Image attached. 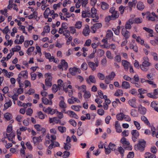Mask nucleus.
I'll use <instances>...</instances> for the list:
<instances>
[{
    "label": "nucleus",
    "instance_id": "1",
    "mask_svg": "<svg viewBox=\"0 0 158 158\" xmlns=\"http://www.w3.org/2000/svg\"><path fill=\"white\" fill-rule=\"evenodd\" d=\"M143 60L144 61L140 65V67L142 71H146L149 69V67L151 65V63L149 62V59L147 56L144 57Z\"/></svg>",
    "mask_w": 158,
    "mask_h": 158
},
{
    "label": "nucleus",
    "instance_id": "2",
    "mask_svg": "<svg viewBox=\"0 0 158 158\" xmlns=\"http://www.w3.org/2000/svg\"><path fill=\"white\" fill-rule=\"evenodd\" d=\"M146 141L143 139H141L138 141V143L135 145L134 148L136 151L143 152L145 147Z\"/></svg>",
    "mask_w": 158,
    "mask_h": 158
},
{
    "label": "nucleus",
    "instance_id": "3",
    "mask_svg": "<svg viewBox=\"0 0 158 158\" xmlns=\"http://www.w3.org/2000/svg\"><path fill=\"white\" fill-rule=\"evenodd\" d=\"M45 76L47 77L45 80V85L47 86L51 87L52 85V77L49 73L45 74Z\"/></svg>",
    "mask_w": 158,
    "mask_h": 158
},
{
    "label": "nucleus",
    "instance_id": "4",
    "mask_svg": "<svg viewBox=\"0 0 158 158\" xmlns=\"http://www.w3.org/2000/svg\"><path fill=\"white\" fill-rule=\"evenodd\" d=\"M94 61L95 63L92 62H89L88 63L89 67L93 71L95 70L96 67H97L99 65V60L97 59Z\"/></svg>",
    "mask_w": 158,
    "mask_h": 158
},
{
    "label": "nucleus",
    "instance_id": "5",
    "mask_svg": "<svg viewBox=\"0 0 158 158\" xmlns=\"http://www.w3.org/2000/svg\"><path fill=\"white\" fill-rule=\"evenodd\" d=\"M131 133L132 135V139L133 141L135 142L138 138L139 135V132L137 130H132L131 131Z\"/></svg>",
    "mask_w": 158,
    "mask_h": 158
},
{
    "label": "nucleus",
    "instance_id": "6",
    "mask_svg": "<svg viewBox=\"0 0 158 158\" xmlns=\"http://www.w3.org/2000/svg\"><path fill=\"white\" fill-rule=\"evenodd\" d=\"M69 70L71 74L73 76L76 75L78 73H80L81 72V70L80 69L75 67L70 68Z\"/></svg>",
    "mask_w": 158,
    "mask_h": 158
},
{
    "label": "nucleus",
    "instance_id": "7",
    "mask_svg": "<svg viewBox=\"0 0 158 158\" xmlns=\"http://www.w3.org/2000/svg\"><path fill=\"white\" fill-rule=\"evenodd\" d=\"M62 99L64 100V97L63 96L60 97ZM59 105L60 108L62 109V112L65 113V108L67 107V105L64 100H61L59 102Z\"/></svg>",
    "mask_w": 158,
    "mask_h": 158
},
{
    "label": "nucleus",
    "instance_id": "8",
    "mask_svg": "<svg viewBox=\"0 0 158 158\" xmlns=\"http://www.w3.org/2000/svg\"><path fill=\"white\" fill-rule=\"evenodd\" d=\"M5 138H7L8 139L12 142L13 143H15L13 141V139L15 137V133L13 132H11L10 134H6L5 135L4 134Z\"/></svg>",
    "mask_w": 158,
    "mask_h": 158
},
{
    "label": "nucleus",
    "instance_id": "9",
    "mask_svg": "<svg viewBox=\"0 0 158 158\" xmlns=\"http://www.w3.org/2000/svg\"><path fill=\"white\" fill-rule=\"evenodd\" d=\"M128 102L129 105L134 108H137V104L136 99L135 98H133L128 100Z\"/></svg>",
    "mask_w": 158,
    "mask_h": 158
},
{
    "label": "nucleus",
    "instance_id": "10",
    "mask_svg": "<svg viewBox=\"0 0 158 158\" xmlns=\"http://www.w3.org/2000/svg\"><path fill=\"white\" fill-rule=\"evenodd\" d=\"M134 23V21L133 19H129L128 21H127L125 26V27L126 29H130L131 28V25Z\"/></svg>",
    "mask_w": 158,
    "mask_h": 158
},
{
    "label": "nucleus",
    "instance_id": "11",
    "mask_svg": "<svg viewBox=\"0 0 158 158\" xmlns=\"http://www.w3.org/2000/svg\"><path fill=\"white\" fill-rule=\"evenodd\" d=\"M122 34L124 37L125 38L126 40L128 38L130 35V33L129 32L124 28L123 27L122 31Z\"/></svg>",
    "mask_w": 158,
    "mask_h": 158
},
{
    "label": "nucleus",
    "instance_id": "12",
    "mask_svg": "<svg viewBox=\"0 0 158 158\" xmlns=\"http://www.w3.org/2000/svg\"><path fill=\"white\" fill-rule=\"evenodd\" d=\"M119 16V13L116 10L114 13L112 14L111 15L108 16L109 20H114L118 18Z\"/></svg>",
    "mask_w": 158,
    "mask_h": 158
},
{
    "label": "nucleus",
    "instance_id": "13",
    "mask_svg": "<svg viewBox=\"0 0 158 158\" xmlns=\"http://www.w3.org/2000/svg\"><path fill=\"white\" fill-rule=\"evenodd\" d=\"M49 123H50L55 122L56 123H60L61 125H64V124L61 123V121L59 120L56 117H54L52 118H50L49 120Z\"/></svg>",
    "mask_w": 158,
    "mask_h": 158
},
{
    "label": "nucleus",
    "instance_id": "14",
    "mask_svg": "<svg viewBox=\"0 0 158 158\" xmlns=\"http://www.w3.org/2000/svg\"><path fill=\"white\" fill-rule=\"evenodd\" d=\"M122 64L124 66V69L126 71H127L128 69L129 66L130 65V63L126 60H123L122 61Z\"/></svg>",
    "mask_w": 158,
    "mask_h": 158
},
{
    "label": "nucleus",
    "instance_id": "15",
    "mask_svg": "<svg viewBox=\"0 0 158 158\" xmlns=\"http://www.w3.org/2000/svg\"><path fill=\"white\" fill-rule=\"evenodd\" d=\"M87 83L88 84L90 83V82L94 83H95L96 80L95 78L93 75H90L89 76L88 78L86 79Z\"/></svg>",
    "mask_w": 158,
    "mask_h": 158
},
{
    "label": "nucleus",
    "instance_id": "16",
    "mask_svg": "<svg viewBox=\"0 0 158 158\" xmlns=\"http://www.w3.org/2000/svg\"><path fill=\"white\" fill-rule=\"evenodd\" d=\"M64 113L67 114L71 118H74L76 119L78 118L77 115L73 111H68L66 112H65Z\"/></svg>",
    "mask_w": 158,
    "mask_h": 158
},
{
    "label": "nucleus",
    "instance_id": "17",
    "mask_svg": "<svg viewBox=\"0 0 158 158\" xmlns=\"http://www.w3.org/2000/svg\"><path fill=\"white\" fill-rule=\"evenodd\" d=\"M113 33L111 30H107L106 32V39L109 40L111 39V38L112 40H113Z\"/></svg>",
    "mask_w": 158,
    "mask_h": 158
},
{
    "label": "nucleus",
    "instance_id": "18",
    "mask_svg": "<svg viewBox=\"0 0 158 158\" xmlns=\"http://www.w3.org/2000/svg\"><path fill=\"white\" fill-rule=\"evenodd\" d=\"M42 101L45 105H52V104L51 100H48L45 97H43L42 99Z\"/></svg>",
    "mask_w": 158,
    "mask_h": 158
},
{
    "label": "nucleus",
    "instance_id": "19",
    "mask_svg": "<svg viewBox=\"0 0 158 158\" xmlns=\"http://www.w3.org/2000/svg\"><path fill=\"white\" fill-rule=\"evenodd\" d=\"M89 33L90 31L89 26H87L85 27L82 31L83 34L85 36H87L89 35Z\"/></svg>",
    "mask_w": 158,
    "mask_h": 158
},
{
    "label": "nucleus",
    "instance_id": "20",
    "mask_svg": "<svg viewBox=\"0 0 158 158\" xmlns=\"http://www.w3.org/2000/svg\"><path fill=\"white\" fill-rule=\"evenodd\" d=\"M19 74L24 79H26L28 78V73L26 70L21 71Z\"/></svg>",
    "mask_w": 158,
    "mask_h": 158
},
{
    "label": "nucleus",
    "instance_id": "21",
    "mask_svg": "<svg viewBox=\"0 0 158 158\" xmlns=\"http://www.w3.org/2000/svg\"><path fill=\"white\" fill-rule=\"evenodd\" d=\"M138 110L139 113L142 114H144L146 112V109L145 108L142 106L141 105L139 106L138 107Z\"/></svg>",
    "mask_w": 158,
    "mask_h": 158
},
{
    "label": "nucleus",
    "instance_id": "22",
    "mask_svg": "<svg viewBox=\"0 0 158 158\" xmlns=\"http://www.w3.org/2000/svg\"><path fill=\"white\" fill-rule=\"evenodd\" d=\"M122 87L123 89H127L130 88L131 86L128 82L124 81L122 82Z\"/></svg>",
    "mask_w": 158,
    "mask_h": 158
},
{
    "label": "nucleus",
    "instance_id": "23",
    "mask_svg": "<svg viewBox=\"0 0 158 158\" xmlns=\"http://www.w3.org/2000/svg\"><path fill=\"white\" fill-rule=\"evenodd\" d=\"M91 12L92 14H91V17L94 18L97 16V11L96 9L94 7H92L91 9Z\"/></svg>",
    "mask_w": 158,
    "mask_h": 158
},
{
    "label": "nucleus",
    "instance_id": "24",
    "mask_svg": "<svg viewBox=\"0 0 158 158\" xmlns=\"http://www.w3.org/2000/svg\"><path fill=\"white\" fill-rule=\"evenodd\" d=\"M141 120L144 122L148 126H150V123L149 121H148L147 118L145 116L143 115L141 117Z\"/></svg>",
    "mask_w": 158,
    "mask_h": 158
},
{
    "label": "nucleus",
    "instance_id": "25",
    "mask_svg": "<svg viewBox=\"0 0 158 158\" xmlns=\"http://www.w3.org/2000/svg\"><path fill=\"white\" fill-rule=\"evenodd\" d=\"M144 6L143 3L141 2H139L137 5V7L139 10H142L144 8Z\"/></svg>",
    "mask_w": 158,
    "mask_h": 158
},
{
    "label": "nucleus",
    "instance_id": "26",
    "mask_svg": "<svg viewBox=\"0 0 158 158\" xmlns=\"http://www.w3.org/2000/svg\"><path fill=\"white\" fill-rule=\"evenodd\" d=\"M50 10L49 8H47L44 13V17L46 18H48V16L50 15Z\"/></svg>",
    "mask_w": 158,
    "mask_h": 158
},
{
    "label": "nucleus",
    "instance_id": "27",
    "mask_svg": "<svg viewBox=\"0 0 158 158\" xmlns=\"http://www.w3.org/2000/svg\"><path fill=\"white\" fill-rule=\"evenodd\" d=\"M61 64L63 65V68H64V70H66L68 68V64L67 62L65 61L64 60H62L61 61Z\"/></svg>",
    "mask_w": 158,
    "mask_h": 158
},
{
    "label": "nucleus",
    "instance_id": "28",
    "mask_svg": "<svg viewBox=\"0 0 158 158\" xmlns=\"http://www.w3.org/2000/svg\"><path fill=\"white\" fill-rule=\"evenodd\" d=\"M145 157L146 158H156V156L154 154H152L148 152L145 153Z\"/></svg>",
    "mask_w": 158,
    "mask_h": 158
},
{
    "label": "nucleus",
    "instance_id": "29",
    "mask_svg": "<svg viewBox=\"0 0 158 158\" xmlns=\"http://www.w3.org/2000/svg\"><path fill=\"white\" fill-rule=\"evenodd\" d=\"M12 103L11 101L9 100L8 101L6 102L4 104V108L6 109H7L12 105Z\"/></svg>",
    "mask_w": 158,
    "mask_h": 158
},
{
    "label": "nucleus",
    "instance_id": "30",
    "mask_svg": "<svg viewBox=\"0 0 158 158\" xmlns=\"http://www.w3.org/2000/svg\"><path fill=\"white\" fill-rule=\"evenodd\" d=\"M82 16L83 18H86V17L90 18L91 16V13L87 12L86 11H83L82 12Z\"/></svg>",
    "mask_w": 158,
    "mask_h": 158
},
{
    "label": "nucleus",
    "instance_id": "31",
    "mask_svg": "<svg viewBox=\"0 0 158 158\" xmlns=\"http://www.w3.org/2000/svg\"><path fill=\"white\" fill-rule=\"evenodd\" d=\"M101 7L103 10H105L109 8V5L105 2H102Z\"/></svg>",
    "mask_w": 158,
    "mask_h": 158
},
{
    "label": "nucleus",
    "instance_id": "32",
    "mask_svg": "<svg viewBox=\"0 0 158 158\" xmlns=\"http://www.w3.org/2000/svg\"><path fill=\"white\" fill-rule=\"evenodd\" d=\"M120 141L121 143L123 145H129L130 144L129 142L127 141L126 139L124 137L122 138Z\"/></svg>",
    "mask_w": 158,
    "mask_h": 158
},
{
    "label": "nucleus",
    "instance_id": "33",
    "mask_svg": "<svg viewBox=\"0 0 158 158\" xmlns=\"http://www.w3.org/2000/svg\"><path fill=\"white\" fill-rule=\"evenodd\" d=\"M123 94V91L122 89H118L114 94L115 96H122Z\"/></svg>",
    "mask_w": 158,
    "mask_h": 158
},
{
    "label": "nucleus",
    "instance_id": "34",
    "mask_svg": "<svg viewBox=\"0 0 158 158\" xmlns=\"http://www.w3.org/2000/svg\"><path fill=\"white\" fill-rule=\"evenodd\" d=\"M4 117L7 120H9L12 118V115L9 113H6L4 114Z\"/></svg>",
    "mask_w": 158,
    "mask_h": 158
},
{
    "label": "nucleus",
    "instance_id": "35",
    "mask_svg": "<svg viewBox=\"0 0 158 158\" xmlns=\"http://www.w3.org/2000/svg\"><path fill=\"white\" fill-rule=\"evenodd\" d=\"M134 23H142L143 19L141 18H136L133 19Z\"/></svg>",
    "mask_w": 158,
    "mask_h": 158
},
{
    "label": "nucleus",
    "instance_id": "36",
    "mask_svg": "<svg viewBox=\"0 0 158 158\" xmlns=\"http://www.w3.org/2000/svg\"><path fill=\"white\" fill-rule=\"evenodd\" d=\"M88 66L87 64L85 62H84L81 65V69L83 71H85L87 69Z\"/></svg>",
    "mask_w": 158,
    "mask_h": 158
},
{
    "label": "nucleus",
    "instance_id": "37",
    "mask_svg": "<svg viewBox=\"0 0 158 158\" xmlns=\"http://www.w3.org/2000/svg\"><path fill=\"white\" fill-rule=\"evenodd\" d=\"M106 56L109 59L112 60L113 58V56L111 55V52L110 51H107L106 52Z\"/></svg>",
    "mask_w": 158,
    "mask_h": 158
},
{
    "label": "nucleus",
    "instance_id": "38",
    "mask_svg": "<svg viewBox=\"0 0 158 158\" xmlns=\"http://www.w3.org/2000/svg\"><path fill=\"white\" fill-rule=\"evenodd\" d=\"M21 49V47L19 45H17L15 48H12L11 50L12 52L14 53L15 52H18Z\"/></svg>",
    "mask_w": 158,
    "mask_h": 158
},
{
    "label": "nucleus",
    "instance_id": "39",
    "mask_svg": "<svg viewBox=\"0 0 158 158\" xmlns=\"http://www.w3.org/2000/svg\"><path fill=\"white\" fill-rule=\"evenodd\" d=\"M124 116V114L123 113H121L116 115V118L118 120H122L123 119Z\"/></svg>",
    "mask_w": 158,
    "mask_h": 158
},
{
    "label": "nucleus",
    "instance_id": "40",
    "mask_svg": "<svg viewBox=\"0 0 158 158\" xmlns=\"http://www.w3.org/2000/svg\"><path fill=\"white\" fill-rule=\"evenodd\" d=\"M64 149L66 150L70 149L71 145L70 143H64Z\"/></svg>",
    "mask_w": 158,
    "mask_h": 158
},
{
    "label": "nucleus",
    "instance_id": "41",
    "mask_svg": "<svg viewBox=\"0 0 158 158\" xmlns=\"http://www.w3.org/2000/svg\"><path fill=\"white\" fill-rule=\"evenodd\" d=\"M58 129L62 133L66 131V128L64 127L59 126L58 127Z\"/></svg>",
    "mask_w": 158,
    "mask_h": 158
},
{
    "label": "nucleus",
    "instance_id": "42",
    "mask_svg": "<svg viewBox=\"0 0 158 158\" xmlns=\"http://www.w3.org/2000/svg\"><path fill=\"white\" fill-rule=\"evenodd\" d=\"M84 92V97L85 98H89L91 97V94L89 92L85 91Z\"/></svg>",
    "mask_w": 158,
    "mask_h": 158
},
{
    "label": "nucleus",
    "instance_id": "43",
    "mask_svg": "<svg viewBox=\"0 0 158 158\" xmlns=\"http://www.w3.org/2000/svg\"><path fill=\"white\" fill-rule=\"evenodd\" d=\"M57 83L58 85L57 86L59 88V89H60L63 85V82L62 80L59 79L57 81Z\"/></svg>",
    "mask_w": 158,
    "mask_h": 158
},
{
    "label": "nucleus",
    "instance_id": "44",
    "mask_svg": "<svg viewBox=\"0 0 158 158\" xmlns=\"http://www.w3.org/2000/svg\"><path fill=\"white\" fill-rule=\"evenodd\" d=\"M115 74L114 72H112L108 76H106L108 77V78L109 79L112 80L115 77Z\"/></svg>",
    "mask_w": 158,
    "mask_h": 158
},
{
    "label": "nucleus",
    "instance_id": "45",
    "mask_svg": "<svg viewBox=\"0 0 158 158\" xmlns=\"http://www.w3.org/2000/svg\"><path fill=\"white\" fill-rule=\"evenodd\" d=\"M75 26V28L78 29H80L82 26V22L80 21L76 22Z\"/></svg>",
    "mask_w": 158,
    "mask_h": 158
},
{
    "label": "nucleus",
    "instance_id": "46",
    "mask_svg": "<svg viewBox=\"0 0 158 158\" xmlns=\"http://www.w3.org/2000/svg\"><path fill=\"white\" fill-rule=\"evenodd\" d=\"M146 82L148 83L150 85H152V87L153 88H156L157 87L156 85L153 81L149 80H146Z\"/></svg>",
    "mask_w": 158,
    "mask_h": 158
},
{
    "label": "nucleus",
    "instance_id": "47",
    "mask_svg": "<svg viewBox=\"0 0 158 158\" xmlns=\"http://www.w3.org/2000/svg\"><path fill=\"white\" fill-rule=\"evenodd\" d=\"M63 35L65 36V38H68L70 35V31L67 30H64Z\"/></svg>",
    "mask_w": 158,
    "mask_h": 158
},
{
    "label": "nucleus",
    "instance_id": "48",
    "mask_svg": "<svg viewBox=\"0 0 158 158\" xmlns=\"http://www.w3.org/2000/svg\"><path fill=\"white\" fill-rule=\"evenodd\" d=\"M35 48V47H31L29 48L27 50L26 53L28 55H30L31 54V53L32 52Z\"/></svg>",
    "mask_w": 158,
    "mask_h": 158
},
{
    "label": "nucleus",
    "instance_id": "49",
    "mask_svg": "<svg viewBox=\"0 0 158 158\" xmlns=\"http://www.w3.org/2000/svg\"><path fill=\"white\" fill-rule=\"evenodd\" d=\"M33 140L35 145H37L40 142L38 140V138L36 137H34L32 138Z\"/></svg>",
    "mask_w": 158,
    "mask_h": 158
},
{
    "label": "nucleus",
    "instance_id": "50",
    "mask_svg": "<svg viewBox=\"0 0 158 158\" xmlns=\"http://www.w3.org/2000/svg\"><path fill=\"white\" fill-rule=\"evenodd\" d=\"M52 89L53 92L56 93L58 91L59 89V88H58V87L56 84H54L52 85Z\"/></svg>",
    "mask_w": 158,
    "mask_h": 158
},
{
    "label": "nucleus",
    "instance_id": "51",
    "mask_svg": "<svg viewBox=\"0 0 158 158\" xmlns=\"http://www.w3.org/2000/svg\"><path fill=\"white\" fill-rule=\"evenodd\" d=\"M109 148L112 151H114L115 149V145L114 144L110 143L109 144Z\"/></svg>",
    "mask_w": 158,
    "mask_h": 158
},
{
    "label": "nucleus",
    "instance_id": "52",
    "mask_svg": "<svg viewBox=\"0 0 158 158\" xmlns=\"http://www.w3.org/2000/svg\"><path fill=\"white\" fill-rule=\"evenodd\" d=\"M151 54L153 57V59L155 60H158V56L157 53L155 52H152L151 53Z\"/></svg>",
    "mask_w": 158,
    "mask_h": 158
},
{
    "label": "nucleus",
    "instance_id": "53",
    "mask_svg": "<svg viewBox=\"0 0 158 158\" xmlns=\"http://www.w3.org/2000/svg\"><path fill=\"white\" fill-rule=\"evenodd\" d=\"M38 115L39 118L41 119H44L45 118L44 114L41 111H39L38 113Z\"/></svg>",
    "mask_w": 158,
    "mask_h": 158
},
{
    "label": "nucleus",
    "instance_id": "54",
    "mask_svg": "<svg viewBox=\"0 0 158 158\" xmlns=\"http://www.w3.org/2000/svg\"><path fill=\"white\" fill-rule=\"evenodd\" d=\"M114 60L118 63L120 62L121 60V56L119 55H116L114 57Z\"/></svg>",
    "mask_w": 158,
    "mask_h": 158
},
{
    "label": "nucleus",
    "instance_id": "55",
    "mask_svg": "<svg viewBox=\"0 0 158 158\" xmlns=\"http://www.w3.org/2000/svg\"><path fill=\"white\" fill-rule=\"evenodd\" d=\"M64 154L63 156V158H67L70 155V153L69 152L64 151L63 152Z\"/></svg>",
    "mask_w": 158,
    "mask_h": 158
},
{
    "label": "nucleus",
    "instance_id": "56",
    "mask_svg": "<svg viewBox=\"0 0 158 158\" xmlns=\"http://www.w3.org/2000/svg\"><path fill=\"white\" fill-rule=\"evenodd\" d=\"M129 132L128 130H125L122 133V136L123 137L127 136L128 135Z\"/></svg>",
    "mask_w": 158,
    "mask_h": 158
},
{
    "label": "nucleus",
    "instance_id": "57",
    "mask_svg": "<svg viewBox=\"0 0 158 158\" xmlns=\"http://www.w3.org/2000/svg\"><path fill=\"white\" fill-rule=\"evenodd\" d=\"M27 148L29 150L31 151L32 149V147L30 142H27L26 143Z\"/></svg>",
    "mask_w": 158,
    "mask_h": 158
},
{
    "label": "nucleus",
    "instance_id": "58",
    "mask_svg": "<svg viewBox=\"0 0 158 158\" xmlns=\"http://www.w3.org/2000/svg\"><path fill=\"white\" fill-rule=\"evenodd\" d=\"M37 13L36 12H34L32 14L28 16V19H31L33 18L34 17H37Z\"/></svg>",
    "mask_w": 158,
    "mask_h": 158
},
{
    "label": "nucleus",
    "instance_id": "59",
    "mask_svg": "<svg viewBox=\"0 0 158 158\" xmlns=\"http://www.w3.org/2000/svg\"><path fill=\"white\" fill-rule=\"evenodd\" d=\"M71 108L76 111H79L80 110L79 107L78 106L73 105L71 106Z\"/></svg>",
    "mask_w": 158,
    "mask_h": 158
},
{
    "label": "nucleus",
    "instance_id": "60",
    "mask_svg": "<svg viewBox=\"0 0 158 158\" xmlns=\"http://www.w3.org/2000/svg\"><path fill=\"white\" fill-rule=\"evenodd\" d=\"M24 83L25 85V88H27L28 86L31 87V85L30 82L27 80H26L24 81Z\"/></svg>",
    "mask_w": 158,
    "mask_h": 158
},
{
    "label": "nucleus",
    "instance_id": "61",
    "mask_svg": "<svg viewBox=\"0 0 158 158\" xmlns=\"http://www.w3.org/2000/svg\"><path fill=\"white\" fill-rule=\"evenodd\" d=\"M134 123L137 130H139L140 129V124L138 122L134 121Z\"/></svg>",
    "mask_w": 158,
    "mask_h": 158
},
{
    "label": "nucleus",
    "instance_id": "62",
    "mask_svg": "<svg viewBox=\"0 0 158 158\" xmlns=\"http://www.w3.org/2000/svg\"><path fill=\"white\" fill-rule=\"evenodd\" d=\"M70 124L73 126L75 127L77 125V123L73 119H71L69 121Z\"/></svg>",
    "mask_w": 158,
    "mask_h": 158
},
{
    "label": "nucleus",
    "instance_id": "63",
    "mask_svg": "<svg viewBox=\"0 0 158 158\" xmlns=\"http://www.w3.org/2000/svg\"><path fill=\"white\" fill-rule=\"evenodd\" d=\"M56 114L58 118L60 119L63 118L64 117L63 113L62 112L58 111L57 110H56Z\"/></svg>",
    "mask_w": 158,
    "mask_h": 158
},
{
    "label": "nucleus",
    "instance_id": "64",
    "mask_svg": "<svg viewBox=\"0 0 158 158\" xmlns=\"http://www.w3.org/2000/svg\"><path fill=\"white\" fill-rule=\"evenodd\" d=\"M83 129L81 128H79L77 130V134L79 136L81 135L83 133Z\"/></svg>",
    "mask_w": 158,
    "mask_h": 158
}]
</instances>
